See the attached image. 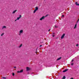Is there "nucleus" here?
<instances>
[{
    "mask_svg": "<svg viewBox=\"0 0 79 79\" xmlns=\"http://www.w3.org/2000/svg\"><path fill=\"white\" fill-rule=\"evenodd\" d=\"M79 19H78L77 21V23H78V22H79Z\"/></svg>",
    "mask_w": 79,
    "mask_h": 79,
    "instance_id": "nucleus-19",
    "label": "nucleus"
},
{
    "mask_svg": "<svg viewBox=\"0 0 79 79\" xmlns=\"http://www.w3.org/2000/svg\"><path fill=\"white\" fill-rule=\"evenodd\" d=\"M14 68H16V67H14Z\"/></svg>",
    "mask_w": 79,
    "mask_h": 79,
    "instance_id": "nucleus-29",
    "label": "nucleus"
},
{
    "mask_svg": "<svg viewBox=\"0 0 79 79\" xmlns=\"http://www.w3.org/2000/svg\"><path fill=\"white\" fill-rule=\"evenodd\" d=\"M42 45H40V47H42Z\"/></svg>",
    "mask_w": 79,
    "mask_h": 79,
    "instance_id": "nucleus-31",
    "label": "nucleus"
},
{
    "mask_svg": "<svg viewBox=\"0 0 79 79\" xmlns=\"http://www.w3.org/2000/svg\"><path fill=\"white\" fill-rule=\"evenodd\" d=\"M1 35V36H3V35H4V33H2Z\"/></svg>",
    "mask_w": 79,
    "mask_h": 79,
    "instance_id": "nucleus-17",
    "label": "nucleus"
},
{
    "mask_svg": "<svg viewBox=\"0 0 79 79\" xmlns=\"http://www.w3.org/2000/svg\"><path fill=\"white\" fill-rule=\"evenodd\" d=\"M17 20V19H16L15 20V21H16V20Z\"/></svg>",
    "mask_w": 79,
    "mask_h": 79,
    "instance_id": "nucleus-34",
    "label": "nucleus"
},
{
    "mask_svg": "<svg viewBox=\"0 0 79 79\" xmlns=\"http://www.w3.org/2000/svg\"><path fill=\"white\" fill-rule=\"evenodd\" d=\"M12 76H15V73H12Z\"/></svg>",
    "mask_w": 79,
    "mask_h": 79,
    "instance_id": "nucleus-21",
    "label": "nucleus"
},
{
    "mask_svg": "<svg viewBox=\"0 0 79 79\" xmlns=\"http://www.w3.org/2000/svg\"><path fill=\"white\" fill-rule=\"evenodd\" d=\"M67 71H68V69H66L64 70L63 72V73H65V72H66Z\"/></svg>",
    "mask_w": 79,
    "mask_h": 79,
    "instance_id": "nucleus-7",
    "label": "nucleus"
},
{
    "mask_svg": "<svg viewBox=\"0 0 79 79\" xmlns=\"http://www.w3.org/2000/svg\"><path fill=\"white\" fill-rule=\"evenodd\" d=\"M6 26H4L2 27V29H6Z\"/></svg>",
    "mask_w": 79,
    "mask_h": 79,
    "instance_id": "nucleus-8",
    "label": "nucleus"
},
{
    "mask_svg": "<svg viewBox=\"0 0 79 79\" xmlns=\"http://www.w3.org/2000/svg\"><path fill=\"white\" fill-rule=\"evenodd\" d=\"M48 15H46V16H45V17H47V16H48Z\"/></svg>",
    "mask_w": 79,
    "mask_h": 79,
    "instance_id": "nucleus-27",
    "label": "nucleus"
},
{
    "mask_svg": "<svg viewBox=\"0 0 79 79\" xmlns=\"http://www.w3.org/2000/svg\"><path fill=\"white\" fill-rule=\"evenodd\" d=\"M2 78H3L4 79H6V77H2Z\"/></svg>",
    "mask_w": 79,
    "mask_h": 79,
    "instance_id": "nucleus-22",
    "label": "nucleus"
},
{
    "mask_svg": "<svg viewBox=\"0 0 79 79\" xmlns=\"http://www.w3.org/2000/svg\"><path fill=\"white\" fill-rule=\"evenodd\" d=\"M55 35H52V37H54L55 36Z\"/></svg>",
    "mask_w": 79,
    "mask_h": 79,
    "instance_id": "nucleus-24",
    "label": "nucleus"
},
{
    "mask_svg": "<svg viewBox=\"0 0 79 79\" xmlns=\"http://www.w3.org/2000/svg\"><path fill=\"white\" fill-rule=\"evenodd\" d=\"M61 57H60L58 58L57 59V61H58V60H61Z\"/></svg>",
    "mask_w": 79,
    "mask_h": 79,
    "instance_id": "nucleus-9",
    "label": "nucleus"
},
{
    "mask_svg": "<svg viewBox=\"0 0 79 79\" xmlns=\"http://www.w3.org/2000/svg\"><path fill=\"white\" fill-rule=\"evenodd\" d=\"M54 26L55 28H57V27H58V26H56V25H55Z\"/></svg>",
    "mask_w": 79,
    "mask_h": 79,
    "instance_id": "nucleus-18",
    "label": "nucleus"
},
{
    "mask_svg": "<svg viewBox=\"0 0 79 79\" xmlns=\"http://www.w3.org/2000/svg\"><path fill=\"white\" fill-rule=\"evenodd\" d=\"M38 7H36L35 8V10L37 11L38 10Z\"/></svg>",
    "mask_w": 79,
    "mask_h": 79,
    "instance_id": "nucleus-12",
    "label": "nucleus"
},
{
    "mask_svg": "<svg viewBox=\"0 0 79 79\" xmlns=\"http://www.w3.org/2000/svg\"><path fill=\"white\" fill-rule=\"evenodd\" d=\"M78 45H79V44H77L76 45V46L77 47H78Z\"/></svg>",
    "mask_w": 79,
    "mask_h": 79,
    "instance_id": "nucleus-20",
    "label": "nucleus"
},
{
    "mask_svg": "<svg viewBox=\"0 0 79 79\" xmlns=\"http://www.w3.org/2000/svg\"><path fill=\"white\" fill-rule=\"evenodd\" d=\"M64 15H62V17H64Z\"/></svg>",
    "mask_w": 79,
    "mask_h": 79,
    "instance_id": "nucleus-33",
    "label": "nucleus"
},
{
    "mask_svg": "<svg viewBox=\"0 0 79 79\" xmlns=\"http://www.w3.org/2000/svg\"><path fill=\"white\" fill-rule=\"evenodd\" d=\"M73 64H74V63H72L71 64V65H72L73 66Z\"/></svg>",
    "mask_w": 79,
    "mask_h": 79,
    "instance_id": "nucleus-25",
    "label": "nucleus"
},
{
    "mask_svg": "<svg viewBox=\"0 0 79 79\" xmlns=\"http://www.w3.org/2000/svg\"><path fill=\"white\" fill-rule=\"evenodd\" d=\"M50 31V29H49V30H48V32H49V31Z\"/></svg>",
    "mask_w": 79,
    "mask_h": 79,
    "instance_id": "nucleus-30",
    "label": "nucleus"
},
{
    "mask_svg": "<svg viewBox=\"0 0 79 79\" xmlns=\"http://www.w3.org/2000/svg\"><path fill=\"white\" fill-rule=\"evenodd\" d=\"M23 45V44H21L19 46V48H21V47H22V46Z\"/></svg>",
    "mask_w": 79,
    "mask_h": 79,
    "instance_id": "nucleus-13",
    "label": "nucleus"
},
{
    "mask_svg": "<svg viewBox=\"0 0 79 79\" xmlns=\"http://www.w3.org/2000/svg\"><path fill=\"white\" fill-rule=\"evenodd\" d=\"M65 35V34H63V35H62V36L60 37L61 39H63L64 38V37Z\"/></svg>",
    "mask_w": 79,
    "mask_h": 79,
    "instance_id": "nucleus-1",
    "label": "nucleus"
},
{
    "mask_svg": "<svg viewBox=\"0 0 79 79\" xmlns=\"http://www.w3.org/2000/svg\"><path fill=\"white\" fill-rule=\"evenodd\" d=\"M36 11H37V10H35H35H34V11L33 12L34 13H35V12H36Z\"/></svg>",
    "mask_w": 79,
    "mask_h": 79,
    "instance_id": "nucleus-16",
    "label": "nucleus"
},
{
    "mask_svg": "<svg viewBox=\"0 0 79 79\" xmlns=\"http://www.w3.org/2000/svg\"><path fill=\"white\" fill-rule=\"evenodd\" d=\"M20 73H23V70L22 69L20 71Z\"/></svg>",
    "mask_w": 79,
    "mask_h": 79,
    "instance_id": "nucleus-15",
    "label": "nucleus"
},
{
    "mask_svg": "<svg viewBox=\"0 0 79 79\" xmlns=\"http://www.w3.org/2000/svg\"><path fill=\"white\" fill-rule=\"evenodd\" d=\"M77 27V24H75L74 29H76Z\"/></svg>",
    "mask_w": 79,
    "mask_h": 79,
    "instance_id": "nucleus-11",
    "label": "nucleus"
},
{
    "mask_svg": "<svg viewBox=\"0 0 79 79\" xmlns=\"http://www.w3.org/2000/svg\"><path fill=\"white\" fill-rule=\"evenodd\" d=\"M19 33H20V34H22V33H23V30H20L19 31Z\"/></svg>",
    "mask_w": 79,
    "mask_h": 79,
    "instance_id": "nucleus-5",
    "label": "nucleus"
},
{
    "mask_svg": "<svg viewBox=\"0 0 79 79\" xmlns=\"http://www.w3.org/2000/svg\"><path fill=\"white\" fill-rule=\"evenodd\" d=\"M37 51H36V52H35V53H36V55H37Z\"/></svg>",
    "mask_w": 79,
    "mask_h": 79,
    "instance_id": "nucleus-32",
    "label": "nucleus"
},
{
    "mask_svg": "<svg viewBox=\"0 0 79 79\" xmlns=\"http://www.w3.org/2000/svg\"><path fill=\"white\" fill-rule=\"evenodd\" d=\"M17 11V10H15L14 11L12 12V14H14V13H15Z\"/></svg>",
    "mask_w": 79,
    "mask_h": 79,
    "instance_id": "nucleus-6",
    "label": "nucleus"
},
{
    "mask_svg": "<svg viewBox=\"0 0 79 79\" xmlns=\"http://www.w3.org/2000/svg\"><path fill=\"white\" fill-rule=\"evenodd\" d=\"M55 33H53V35H55Z\"/></svg>",
    "mask_w": 79,
    "mask_h": 79,
    "instance_id": "nucleus-28",
    "label": "nucleus"
},
{
    "mask_svg": "<svg viewBox=\"0 0 79 79\" xmlns=\"http://www.w3.org/2000/svg\"><path fill=\"white\" fill-rule=\"evenodd\" d=\"M62 79H66V77L65 76H64L62 78Z\"/></svg>",
    "mask_w": 79,
    "mask_h": 79,
    "instance_id": "nucleus-14",
    "label": "nucleus"
},
{
    "mask_svg": "<svg viewBox=\"0 0 79 79\" xmlns=\"http://www.w3.org/2000/svg\"><path fill=\"white\" fill-rule=\"evenodd\" d=\"M45 16H43L42 18H41L40 19V21H42V19H45Z\"/></svg>",
    "mask_w": 79,
    "mask_h": 79,
    "instance_id": "nucleus-2",
    "label": "nucleus"
},
{
    "mask_svg": "<svg viewBox=\"0 0 79 79\" xmlns=\"http://www.w3.org/2000/svg\"><path fill=\"white\" fill-rule=\"evenodd\" d=\"M74 61V59H73L72 60V62H73Z\"/></svg>",
    "mask_w": 79,
    "mask_h": 79,
    "instance_id": "nucleus-23",
    "label": "nucleus"
},
{
    "mask_svg": "<svg viewBox=\"0 0 79 79\" xmlns=\"http://www.w3.org/2000/svg\"><path fill=\"white\" fill-rule=\"evenodd\" d=\"M17 73H20V71H17Z\"/></svg>",
    "mask_w": 79,
    "mask_h": 79,
    "instance_id": "nucleus-26",
    "label": "nucleus"
},
{
    "mask_svg": "<svg viewBox=\"0 0 79 79\" xmlns=\"http://www.w3.org/2000/svg\"><path fill=\"white\" fill-rule=\"evenodd\" d=\"M21 18V15H19V17H17V20H19V19Z\"/></svg>",
    "mask_w": 79,
    "mask_h": 79,
    "instance_id": "nucleus-4",
    "label": "nucleus"
},
{
    "mask_svg": "<svg viewBox=\"0 0 79 79\" xmlns=\"http://www.w3.org/2000/svg\"><path fill=\"white\" fill-rule=\"evenodd\" d=\"M75 4L76 5H77V6H79V4L78 3H77V2H76L75 3Z\"/></svg>",
    "mask_w": 79,
    "mask_h": 79,
    "instance_id": "nucleus-10",
    "label": "nucleus"
},
{
    "mask_svg": "<svg viewBox=\"0 0 79 79\" xmlns=\"http://www.w3.org/2000/svg\"><path fill=\"white\" fill-rule=\"evenodd\" d=\"M29 70H31V69L29 68V67H27L26 71H29Z\"/></svg>",
    "mask_w": 79,
    "mask_h": 79,
    "instance_id": "nucleus-3",
    "label": "nucleus"
}]
</instances>
